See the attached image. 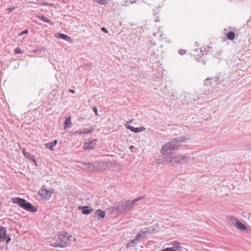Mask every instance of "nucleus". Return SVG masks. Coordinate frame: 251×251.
I'll return each mask as SVG.
<instances>
[{"label": "nucleus", "instance_id": "obj_1", "mask_svg": "<svg viewBox=\"0 0 251 251\" xmlns=\"http://www.w3.org/2000/svg\"><path fill=\"white\" fill-rule=\"evenodd\" d=\"M179 147L177 142H167L164 145L161 149V153L163 155L168 157L181 156L182 159L178 164H187L192 161V159L190 156H186L183 155H173L174 151H176Z\"/></svg>", "mask_w": 251, "mask_h": 251}, {"label": "nucleus", "instance_id": "obj_2", "mask_svg": "<svg viewBox=\"0 0 251 251\" xmlns=\"http://www.w3.org/2000/svg\"><path fill=\"white\" fill-rule=\"evenodd\" d=\"M141 198L142 197H140L132 200L118 203L110 208V213L117 215L126 213L130 211L136 202L140 201Z\"/></svg>", "mask_w": 251, "mask_h": 251}, {"label": "nucleus", "instance_id": "obj_3", "mask_svg": "<svg viewBox=\"0 0 251 251\" xmlns=\"http://www.w3.org/2000/svg\"><path fill=\"white\" fill-rule=\"evenodd\" d=\"M71 235H69L65 232H61L59 234L54 236L50 243V245L55 247L64 248L69 244L72 238Z\"/></svg>", "mask_w": 251, "mask_h": 251}, {"label": "nucleus", "instance_id": "obj_4", "mask_svg": "<svg viewBox=\"0 0 251 251\" xmlns=\"http://www.w3.org/2000/svg\"><path fill=\"white\" fill-rule=\"evenodd\" d=\"M182 159L181 156L168 157L165 155L158 156L155 159V163L158 164H168L172 165H176L180 163Z\"/></svg>", "mask_w": 251, "mask_h": 251}, {"label": "nucleus", "instance_id": "obj_5", "mask_svg": "<svg viewBox=\"0 0 251 251\" xmlns=\"http://www.w3.org/2000/svg\"><path fill=\"white\" fill-rule=\"evenodd\" d=\"M11 201L12 202L17 204L21 207L27 211L35 212L37 211V209L36 207L33 206L30 203L28 202L25 199L15 197L12 198Z\"/></svg>", "mask_w": 251, "mask_h": 251}, {"label": "nucleus", "instance_id": "obj_6", "mask_svg": "<svg viewBox=\"0 0 251 251\" xmlns=\"http://www.w3.org/2000/svg\"><path fill=\"white\" fill-rule=\"evenodd\" d=\"M38 193L42 198L48 200L52 194V190L51 189L47 190L46 188L43 187L40 189Z\"/></svg>", "mask_w": 251, "mask_h": 251}, {"label": "nucleus", "instance_id": "obj_7", "mask_svg": "<svg viewBox=\"0 0 251 251\" xmlns=\"http://www.w3.org/2000/svg\"><path fill=\"white\" fill-rule=\"evenodd\" d=\"M92 168L93 170V172L102 170L104 169V163L102 162H95L93 163Z\"/></svg>", "mask_w": 251, "mask_h": 251}, {"label": "nucleus", "instance_id": "obj_8", "mask_svg": "<svg viewBox=\"0 0 251 251\" xmlns=\"http://www.w3.org/2000/svg\"><path fill=\"white\" fill-rule=\"evenodd\" d=\"M79 209H81L82 213L84 215L89 214L94 211L93 208L88 206H79Z\"/></svg>", "mask_w": 251, "mask_h": 251}, {"label": "nucleus", "instance_id": "obj_9", "mask_svg": "<svg viewBox=\"0 0 251 251\" xmlns=\"http://www.w3.org/2000/svg\"><path fill=\"white\" fill-rule=\"evenodd\" d=\"M234 226L239 230H246L247 229V227L243 223L238 220H236L235 223H233Z\"/></svg>", "mask_w": 251, "mask_h": 251}, {"label": "nucleus", "instance_id": "obj_10", "mask_svg": "<svg viewBox=\"0 0 251 251\" xmlns=\"http://www.w3.org/2000/svg\"><path fill=\"white\" fill-rule=\"evenodd\" d=\"M7 231L3 227H0V242L5 240Z\"/></svg>", "mask_w": 251, "mask_h": 251}, {"label": "nucleus", "instance_id": "obj_11", "mask_svg": "<svg viewBox=\"0 0 251 251\" xmlns=\"http://www.w3.org/2000/svg\"><path fill=\"white\" fill-rule=\"evenodd\" d=\"M127 129L130 130L131 131L138 133L145 130L146 128L144 126H141L139 127H134L133 126H128Z\"/></svg>", "mask_w": 251, "mask_h": 251}, {"label": "nucleus", "instance_id": "obj_12", "mask_svg": "<svg viewBox=\"0 0 251 251\" xmlns=\"http://www.w3.org/2000/svg\"><path fill=\"white\" fill-rule=\"evenodd\" d=\"M95 146L96 144L95 142H86L83 147V149L86 150H89L94 149Z\"/></svg>", "mask_w": 251, "mask_h": 251}, {"label": "nucleus", "instance_id": "obj_13", "mask_svg": "<svg viewBox=\"0 0 251 251\" xmlns=\"http://www.w3.org/2000/svg\"><path fill=\"white\" fill-rule=\"evenodd\" d=\"M22 150L25 157L27 158H28L30 160H32L35 163V164H36V161L34 156L30 154L29 152L25 151V149L23 148Z\"/></svg>", "mask_w": 251, "mask_h": 251}, {"label": "nucleus", "instance_id": "obj_14", "mask_svg": "<svg viewBox=\"0 0 251 251\" xmlns=\"http://www.w3.org/2000/svg\"><path fill=\"white\" fill-rule=\"evenodd\" d=\"M71 126H72V122H71V117H66L65 121L64 122V129H66L68 127H71Z\"/></svg>", "mask_w": 251, "mask_h": 251}, {"label": "nucleus", "instance_id": "obj_15", "mask_svg": "<svg viewBox=\"0 0 251 251\" xmlns=\"http://www.w3.org/2000/svg\"><path fill=\"white\" fill-rule=\"evenodd\" d=\"M95 217L98 218H103L105 217V212L100 209L97 210L95 213Z\"/></svg>", "mask_w": 251, "mask_h": 251}, {"label": "nucleus", "instance_id": "obj_16", "mask_svg": "<svg viewBox=\"0 0 251 251\" xmlns=\"http://www.w3.org/2000/svg\"><path fill=\"white\" fill-rule=\"evenodd\" d=\"M93 131V129H85L83 131H76L74 132L73 134L76 135L78 134H86L91 133Z\"/></svg>", "mask_w": 251, "mask_h": 251}, {"label": "nucleus", "instance_id": "obj_17", "mask_svg": "<svg viewBox=\"0 0 251 251\" xmlns=\"http://www.w3.org/2000/svg\"><path fill=\"white\" fill-rule=\"evenodd\" d=\"M57 142H49L45 144L47 148L49 149L50 150H53V147H55Z\"/></svg>", "mask_w": 251, "mask_h": 251}, {"label": "nucleus", "instance_id": "obj_18", "mask_svg": "<svg viewBox=\"0 0 251 251\" xmlns=\"http://www.w3.org/2000/svg\"><path fill=\"white\" fill-rule=\"evenodd\" d=\"M226 37L228 40H232L235 38V34L233 31H229L227 33Z\"/></svg>", "mask_w": 251, "mask_h": 251}, {"label": "nucleus", "instance_id": "obj_19", "mask_svg": "<svg viewBox=\"0 0 251 251\" xmlns=\"http://www.w3.org/2000/svg\"><path fill=\"white\" fill-rule=\"evenodd\" d=\"M172 248L174 251H182L183 248L180 246L179 244H177L175 246H173Z\"/></svg>", "mask_w": 251, "mask_h": 251}, {"label": "nucleus", "instance_id": "obj_20", "mask_svg": "<svg viewBox=\"0 0 251 251\" xmlns=\"http://www.w3.org/2000/svg\"><path fill=\"white\" fill-rule=\"evenodd\" d=\"M212 80H213V78H207V79H205L204 84L206 86L211 85L212 82L210 81ZM213 80L215 81V82H216V78L213 79Z\"/></svg>", "mask_w": 251, "mask_h": 251}, {"label": "nucleus", "instance_id": "obj_21", "mask_svg": "<svg viewBox=\"0 0 251 251\" xmlns=\"http://www.w3.org/2000/svg\"><path fill=\"white\" fill-rule=\"evenodd\" d=\"M82 164L83 165H85L87 166V169L88 170V171H89L90 172H93V170L92 169L93 163H90L89 162H88V163L83 162Z\"/></svg>", "mask_w": 251, "mask_h": 251}, {"label": "nucleus", "instance_id": "obj_22", "mask_svg": "<svg viewBox=\"0 0 251 251\" xmlns=\"http://www.w3.org/2000/svg\"><path fill=\"white\" fill-rule=\"evenodd\" d=\"M59 37H60L61 39H63L66 41H69V40L71 39V38L69 36H67V35L62 34V33H60L59 34Z\"/></svg>", "mask_w": 251, "mask_h": 251}, {"label": "nucleus", "instance_id": "obj_23", "mask_svg": "<svg viewBox=\"0 0 251 251\" xmlns=\"http://www.w3.org/2000/svg\"><path fill=\"white\" fill-rule=\"evenodd\" d=\"M42 21L44 22H46V23H50V20L48 18H47L46 17L44 16H41V17H40L39 18Z\"/></svg>", "mask_w": 251, "mask_h": 251}, {"label": "nucleus", "instance_id": "obj_24", "mask_svg": "<svg viewBox=\"0 0 251 251\" xmlns=\"http://www.w3.org/2000/svg\"><path fill=\"white\" fill-rule=\"evenodd\" d=\"M133 121V119H131L126 122V123L125 124V126L126 127V128H127V127L128 126H130L129 125V124L132 123Z\"/></svg>", "mask_w": 251, "mask_h": 251}, {"label": "nucleus", "instance_id": "obj_25", "mask_svg": "<svg viewBox=\"0 0 251 251\" xmlns=\"http://www.w3.org/2000/svg\"><path fill=\"white\" fill-rule=\"evenodd\" d=\"M15 53H17V54H20V53H23V51L21 50L19 48H17L15 49Z\"/></svg>", "mask_w": 251, "mask_h": 251}, {"label": "nucleus", "instance_id": "obj_26", "mask_svg": "<svg viewBox=\"0 0 251 251\" xmlns=\"http://www.w3.org/2000/svg\"><path fill=\"white\" fill-rule=\"evenodd\" d=\"M154 17L155 18V21L156 22L160 21L159 17L157 16V13H155V14H154Z\"/></svg>", "mask_w": 251, "mask_h": 251}, {"label": "nucleus", "instance_id": "obj_27", "mask_svg": "<svg viewBox=\"0 0 251 251\" xmlns=\"http://www.w3.org/2000/svg\"><path fill=\"white\" fill-rule=\"evenodd\" d=\"M142 235L141 234H138L137 235V236H136L135 239L138 242L140 239V238L141 237Z\"/></svg>", "mask_w": 251, "mask_h": 251}, {"label": "nucleus", "instance_id": "obj_28", "mask_svg": "<svg viewBox=\"0 0 251 251\" xmlns=\"http://www.w3.org/2000/svg\"><path fill=\"white\" fill-rule=\"evenodd\" d=\"M161 251H174V250L172 248H167L166 249L162 250Z\"/></svg>", "mask_w": 251, "mask_h": 251}, {"label": "nucleus", "instance_id": "obj_29", "mask_svg": "<svg viewBox=\"0 0 251 251\" xmlns=\"http://www.w3.org/2000/svg\"><path fill=\"white\" fill-rule=\"evenodd\" d=\"M186 50H179V53L181 55H183L186 53Z\"/></svg>", "mask_w": 251, "mask_h": 251}, {"label": "nucleus", "instance_id": "obj_30", "mask_svg": "<svg viewBox=\"0 0 251 251\" xmlns=\"http://www.w3.org/2000/svg\"><path fill=\"white\" fill-rule=\"evenodd\" d=\"M93 110L94 111L95 114L98 116V109H97V107L95 106L93 107Z\"/></svg>", "mask_w": 251, "mask_h": 251}, {"label": "nucleus", "instance_id": "obj_31", "mask_svg": "<svg viewBox=\"0 0 251 251\" xmlns=\"http://www.w3.org/2000/svg\"><path fill=\"white\" fill-rule=\"evenodd\" d=\"M42 4L44 5H46V6L53 5V3H48L47 2H44Z\"/></svg>", "mask_w": 251, "mask_h": 251}, {"label": "nucleus", "instance_id": "obj_32", "mask_svg": "<svg viewBox=\"0 0 251 251\" xmlns=\"http://www.w3.org/2000/svg\"><path fill=\"white\" fill-rule=\"evenodd\" d=\"M101 30L104 32V33H108V30L104 27H102L101 28Z\"/></svg>", "mask_w": 251, "mask_h": 251}, {"label": "nucleus", "instance_id": "obj_33", "mask_svg": "<svg viewBox=\"0 0 251 251\" xmlns=\"http://www.w3.org/2000/svg\"><path fill=\"white\" fill-rule=\"evenodd\" d=\"M28 32V30L26 29V30H25L23 31H22L21 33H20L19 35H22L24 34H25V33H27Z\"/></svg>", "mask_w": 251, "mask_h": 251}, {"label": "nucleus", "instance_id": "obj_34", "mask_svg": "<svg viewBox=\"0 0 251 251\" xmlns=\"http://www.w3.org/2000/svg\"><path fill=\"white\" fill-rule=\"evenodd\" d=\"M5 240H6V243H8L10 241L11 238L9 236H8V237L6 236V238Z\"/></svg>", "mask_w": 251, "mask_h": 251}, {"label": "nucleus", "instance_id": "obj_35", "mask_svg": "<svg viewBox=\"0 0 251 251\" xmlns=\"http://www.w3.org/2000/svg\"><path fill=\"white\" fill-rule=\"evenodd\" d=\"M133 245H134L133 243L131 241L128 243V244L127 245V247H131L133 246Z\"/></svg>", "mask_w": 251, "mask_h": 251}, {"label": "nucleus", "instance_id": "obj_36", "mask_svg": "<svg viewBox=\"0 0 251 251\" xmlns=\"http://www.w3.org/2000/svg\"><path fill=\"white\" fill-rule=\"evenodd\" d=\"M15 8L14 7H10V8H8L7 9V10H8L9 12H11L12 11H13V10H14Z\"/></svg>", "mask_w": 251, "mask_h": 251}, {"label": "nucleus", "instance_id": "obj_37", "mask_svg": "<svg viewBox=\"0 0 251 251\" xmlns=\"http://www.w3.org/2000/svg\"><path fill=\"white\" fill-rule=\"evenodd\" d=\"M132 242L134 244H136L138 242L134 239L132 241Z\"/></svg>", "mask_w": 251, "mask_h": 251}, {"label": "nucleus", "instance_id": "obj_38", "mask_svg": "<svg viewBox=\"0 0 251 251\" xmlns=\"http://www.w3.org/2000/svg\"><path fill=\"white\" fill-rule=\"evenodd\" d=\"M69 91L73 94L75 93V90L73 89H70Z\"/></svg>", "mask_w": 251, "mask_h": 251}, {"label": "nucleus", "instance_id": "obj_39", "mask_svg": "<svg viewBox=\"0 0 251 251\" xmlns=\"http://www.w3.org/2000/svg\"><path fill=\"white\" fill-rule=\"evenodd\" d=\"M134 149V147L133 146H130V149L131 150V151H132V149Z\"/></svg>", "mask_w": 251, "mask_h": 251}, {"label": "nucleus", "instance_id": "obj_40", "mask_svg": "<svg viewBox=\"0 0 251 251\" xmlns=\"http://www.w3.org/2000/svg\"><path fill=\"white\" fill-rule=\"evenodd\" d=\"M176 141H179V142H181V141H184V140H183V139H179V140H176Z\"/></svg>", "mask_w": 251, "mask_h": 251}, {"label": "nucleus", "instance_id": "obj_41", "mask_svg": "<svg viewBox=\"0 0 251 251\" xmlns=\"http://www.w3.org/2000/svg\"><path fill=\"white\" fill-rule=\"evenodd\" d=\"M54 141L56 142V141H57V140H54Z\"/></svg>", "mask_w": 251, "mask_h": 251}]
</instances>
